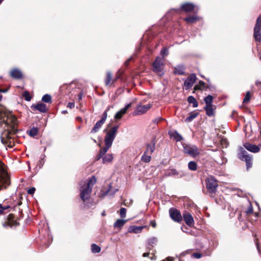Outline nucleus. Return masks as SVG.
Instances as JSON below:
<instances>
[{"label": "nucleus", "instance_id": "1", "mask_svg": "<svg viewBox=\"0 0 261 261\" xmlns=\"http://www.w3.org/2000/svg\"><path fill=\"white\" fill-rule=\"evenodd\" d=\"M96 182V178L95 176H93L88 180L82 181L80 184V198L88 207L93 205L92 200L90 199V195L93 186Z\"/></svg>", "mask_w": 261, "mask_h": 261}, {"label": "nucleus", "instance_id": "2", "mask_svg": "<svg viewBox=\"0 0 261 261\" xmlns=\"http://www.w3.org/2000/svg\"><path fill=\"white\" fill-rule=\"evenodd\" d=\"M118 127V125H115L107 133L105 137V145L112 146L116 137Z\"/></svg>", "mask_w": 261, "mask_h": 261}, {"label": "nucleus", "instance_id": "3", "mask_svg": "<svg viewBox=\"0 0 261 261\" xmlns=\"http://www.w3.org/2000/svg\"><path fill=\"white\" fill-rule=\"evenodd\" d=\"M0 113L3 114V120L5 121L8 125H10L12 127H14L16 124V118L13 116L10 113H8L5 110H0Z\"/></svg>", "mask_w": 261, "mask_h": 261}, {"label": "nucleus", "instance_id": "4", "mask_svg": "<svg viewBox=\"0 0 261 261\" xmlns=\"http://www.w3.org/2000/svg\"><path fill=\"white\" fill-rule=\"evenodd\" d=\"M183 147L184 152L193 157H196L200 154L199 149L194 145L186 144L183 145Z\"/></svg>", "mask_w": 261, "mask_h": 261}, {"label": "nucleus", "instance_id": "5", "mask_svg": "<svg viewBox=\"0 0 261 261\" xmlns=\"http://www.w3.org/2000/svg\"><path fill=\"white\" fill-rule=\"evenodd\" d=\"M152 65L153 71L154 72L158 73L160 75L163 74L162 72L164 67L163 58L160 57H156L155 61L153 62Z\"/></svg>", "mask_w": 261, "mask_h": 261}, {"label": "nucleus", "instance_id": "6", "mask_svg": "<svg viewBox=\"0 0 261 261\" xmlns=\"http://www.w3.org/2000/svg\"><path fill=\"white\" fill-rule=\"evenodd\" d=\"M239 158L242 161H245L247 169L252 166V157L248 154L247 152L242 147L240 149Z\"/></svg>", "mask_w": 261, "mask_h": 261}, {"label": "nucleus", "instance_id": "7", "mask_svg": "<svg viewBox=\"0 0 261 261\" xmlns=\"http://www.w3.org/2000/svg\"><path fill=\"white\" fill-rule=\"evenodd\" d=\"M152 105L148 103L146 105H138L135 111L133 113L134 115H140L146 113L151 108Z\"/></svg>", "mask_w": 261, "mask_h": 261}, {"label": "nucleus", "instance_id": "8", "mask_svg": "<svg viewBox=\"0 0 261 261\" xmlns=\"http://www.w3.org/2000/svg\"><path fill=\"white\" fill-rule=\"evenodd\" d=\"M169 214L171 218L176 222H180L182 221V216L179 211L177 210L171 208L169 210Z\"/></svg>", "mask_w": 261, "mask_h": 261}, {"label": "nucleus", "instance_id": "9", "mask_svg": "<svg viewBox=\"0 0 261 261\" xmlns=\"http://www.w3.org/2000/svg\"><path fill=\"white\" fill-rule=\"evenodd\" d=\"M1 140L2 143L9 147H12L11 137L8 130H5L1 135Z\"/></svg>", "mask_w": 261, "mask_h": 261}, {"label": "nucleus", "instance_id": "10", "mask_svg": "<svg viewBox=\"0 0 261 261\" xmlns=\"http://www.w3.org/2000/svg\"><path fill=\"white\" fill-rule=\"evenodd\" d=\"M218 187L217 180L213 177H210L206 180V188L211 192H215Z\"/></svg>", "mask_w": 261, "mask_h": 261}, {"label": "nucleus", "instance_id": "11", "mask_svg": "<svg viewBox=\"0 0 261 261\" xmlns=\"http://www.w3.org/2000/svg\"><path fill=\"white\" fill-rule=\"evenodd\" d=\"M8 180V174L6 171L4 164L0 162V183H7Z\"/></svg>", "mask_w": 261, "mask_h": 261}, {"label": "nucleus", "instance_id": "12", "mask_svg": "<svg viewBox=\"0 0 261 261\" xmlns=\"http://www.w3.org/2000/svg\"><path fill=\"white\" fill-rule=\"evenodd\" d=\"M196 80V76L195 74H190L184 82V86L186 90L191 88Z\"/></svg>", "mask_w": 261, "mask_h": 261}, {"label": "nucleus", "instance_id": "13", "mask_svg": "<svg viewBox=\"0 0 261 261\" xmlns=\"http://www.w3.org/2000/svg\"><path fill=\"white\" fill-rule=\"evenodd\" d=\"M183 218L185 223L188 226H192L194 224V219L192 215L187 212H184L183 213Z\"/></svg>", "mask_w": 261, "mask_h": 261}, {"label": "nucleus", "instance_id": "14", "mask_svg": "<svg viewBox=\"0 0 261 261\" xmlns=\"http://www.w3.org/2000/svg\"><path fill=\"white\" fill-rule=\"evenodd\" d=\"M132 103H129L126 105L124 108L121 109L118 112L116 113L115 115L114 118L115 119H120L122 118L123 115L125 114L128 108L131 106Z\"/></svg>", "mask_w": 261, "mask_h": 261}, {"label": "nucleus", "instance_id": "15", "mask_svg": "<svg viewBox=\"0 0 261 261\" xmlns=\"http://www.w3.org/2000/svg\"><path fill=\"white\" fill-rule=\"evenodd\" d=\"M31 108L33 111L37 110L42 113L45 112L47 111L46 105L43 103H38L37 105H33Z\"/></svg>", "mask_w": 261, "mask_h": 261}, {"label": "nucleus", "instance_id": "16", "mask_svg": "<svg viewBox=\"0 0 261 261\" xmlns=\"http://www.w3.org/2000/svg\"><path fill=\"white\" fill-rule=\"evenodd\" d=\"M244 146L247 150L253 153L258 152L260 150L258 146L249 143L244 144Z\"/></svg>", "mask_w": 261, "mask_h": 261}, {"label": "nucleus", "instance_id": "17", "mask_svg": "<svg viewBox=\"0 0 261 261\" xmlns=\"http://www.w3.org/2000/svg\"><path fill=\"white\" fill-rule=\"evenodd\" d=\"M10 75L12 77L18 80L22 79L23 76L21 71L17 68L13 69L10 72Z\"/></svg>", "mask_w": 261, "mask_h": 261}, {"label": "nucleus", "instance_id": "18", "mask_svg": "<svg viewBox=\"0 0 261 261\" xmlns=\"http://www.w3.org/2000/svg\"><path fill=\"white\" fill-rule=\"evenodd\" d=\"M111 147V146L110 145H105V146L99 150L98 154L96 157V160H99L100 158H102Z\"/></svg>", "mask_w": 261, "mask_h": 261}, {"label": "nucleus", "instance_id": "19", "mask_svg": "<svg viewBox=\"0 0 261 261\" xmlns=\"http://www.w3.org/2000/svg\"><path fill=\"white\" fill-rule=\"evenodd\" d=\"M195 6L192 3H186L181 5L182 10L187 12H192L194 9Z\"/></svg>", "mask_w": 261, "mask_h": 261}, {"label": "nucleus", "instance_id": "20", "mask_svg": "<svg viewBox=\"0 0 261 261\" xmlns=\"http://www.w3.org/2000/svg\"><path fill=\"white\" fill-rule=\"evenodd\" d=\"M104 123H105L104 122H102L100 120H99L98 121H97L96 123V124L94 125L93 128L92 129V130L91 131V133L95 134V133H96L97 132H98Z\"/></svg>", "mask_w": 261, "mask_h": 261}, {"label": "nucleus", "instance_id": "21", "mask_svg": "<svg viewBox=\"0 0 261 261\" xmlns=\"http://www.w3.org/2000/svg\"><path fill=\"white\" fill-rule=\"evenodd\" d=\"M144 226H130L128 229V231L131 233H140Z\"/></svg>", "mask_w": 261, "mask_h": 261}, {"label": "nucleus", "instance_id": "22", "mask_svg": "<svg viewBox=\"0 0 261 261\" xmlns=\"http://www.w3.org/2000/svg\"><path fill=\"white\" fill-rule=\"evenodd\" d=\"M113 160V155L112 154H107L102 157V163L103 164L111 163Z\"/></svg>", "mask_w": 261, "mask_h": 261}, {"label": "nucleus", "instance_id": "23", "mask_svg": "<svg viewBox=\"0 0 261 261\" xmlns=\"http://www.w3.org/2000/svg\"><path fill=\"white\" fill-rule=\"evenodd\" d=\"M204 109L207 116H212L214 115V109L213 108V106H205Z\"/></svg>", "mask_w": 261, "mask_h": 261}, {"label": "nucleus", "instance_id": "24", "mask_svg": "<svg viewBox=\"0 0 261 261\" xmlns=\"http://www.w3.org/2000/svg\"><path fill=\"white\" fill-rule=\"evenodd\" d=\"M174 73L178 75H182L184 73V67L182 65L177 66L174 68Z\"/></svg>", "mask_w": 261, "mask_h": 261}, {"label": "nucleus", "instance_id": "25", "mask_svg": "<svg viewBox=\"0 0 261 261\" xmlns=\"http://www.w3.org/2000/svg\"><path fill=\"white\" fill-rule=\"evenodd\" d=\"M127 220L123 219H118L114 224L115 228H121L125 223Z\"/></svg>", "mask_w": 261, "mask_h": 261}, {"label": "nucleus", "instance_id": "26", "mask_svg": "<svg viewBox=\"0 0 261 261\" xmlns=\"http://www.w3.org/2000/svg\"><path fill=\"white\" fill-rule=\"evenodd\" d=\"M158 239L156 237H152L147 240V245L150 247H153L156 244Z\"/></svg>", "mask_w": 261, "mask_h": 261}, {"label": "nucleus", "instance_id": "27", "mask_svg": "<svg viewBox=\"0 0 261 261\" xmlns=\"http://www.w3.org/2000/svg\"><path fill=\"white\" fill-rule=\"evenodd\" d=\"M261 29V15L257 18L256 24L255 25L254 31H259Z\"/></svg>", "mask_w": 261, "mask_h": 261}, {"label": "nucleus", "instance_id": "28", "mask_svg": "<svg viewBox=\"0 0 261 261\" xmlns=\"http://www.w3.org/2000/svg\"><path fill=\"white\" fill-rule=\"evenodd\" d=\"M198 113L192 112L190 114L189 116L186 118L185 121L188 122H191L194 119H195L198 116Z\"/></svg>", "mask_w": 261, "mask_h": 261}, {"label": "nucleus", "instance_id": "29", "mask_svg": "<svg viewBox=\"0 0 261 261\" xmlns=\"http://www.w3.org/2000/svg\"><path fill=\"white\" fill-rule=\"evenodd\" d=\"M188 102L189 103H192L193 107L194 108H196L198 107V104L196 99L192 96H190L189 97H188Z\"/></svg>", "mask_w": 261, "mask_h": 261}, {"label": "nucleus", "instance_id": "30", "mask_svg": "<svg viewBox=\"0 0 261 261\" xmlns=\"http://www.w3.org/2000/svg\"><path fill=\"white\" fill-rule=\"evenodd\" d=\"M171 136L174 138L176 141H180L183 139L182 136L179 134L176 131L173 132L171 135Z\"/></svg>", "mask_w": 261, "mask_h": 261}, {"label": "nucleus", "instance_id": "31", "mask_svg": "<svg viewBox=\"0 0 261 261\" xmlns=\"http://www.w3.org/2000/svg\"><path fill=\"white\" fill-rule=\"evenodd\" d=\"M188 166L189 169L191 171H196L197 169V165L194 161L189 162Z\"/></svg>", "mask_w": 261, "mask_h": 261}, {"label": "nucleus", "instance_id": "32", "mask_svg": "<svg viewBox=\"0 0 261 261\" xmlns=\"http://www.w3.org/2000/svg\"><path fill=\"white\" fill-rule=\"evenodd\" d=\"M199 17L196 16H189L185 18V20L189 23H194L199 20Z\"/></svg>", "mask_w": 261, "mask_h": 261}, {"label": "nucleus", "instance_id": "33", "mask_svg": "<svg viewBox=\"0 0 261 261\" xmlns=\"http://www.w3.org/2000/svg\"><path fill=\"white\" fill-rule=\"evenodd\" d=\"M213 100V97L211 95H208L204 99L206 106H212Z\"/></svg>", "mask_w": 261, "mask_h": 261}, {"label": "nucleus", "instance_id": "34", "mask_svg": "<svg viewBox=\"0 0 261 261\" xmlns=\"http://www.w3.org/2000/svg\"><path fill=\"white\" fill-rule=\"evenodd\" d=\"M154 144L148 145L145 152L149 154H151L154 150Z\"/></svg>", "mask_w": 261, "mask_h": 261}, {"label": "nucleus", "instance_id": "35", "mask_svg": "<svg viewBox=\"0 0 261 261\" xmlns=\"http://www.w3.org/2000/svg\"><path fill=\"white\" fill-rule=\"evenodd\" d=\"M112 81V74L110 71L107 72V76L105 79V84L106 86H109Z\"/></svg>", "mask_w": 261, "mask_h": 261}, {"label": "nucleus", "instance_id": "36", "mask_svg": "<svg viewBox=\"0 0 261 261\" xmlns=\"http://www.w3.org/2000/svg\"><path fill=\"white\" fill-rule=\"evenodd\" d=\"M101 248L99 246H97L95 244L91 245V251L92 253H98L100 251Z\"/></svg>", "mask_w": 261, "mask_h": 261}, {"label": "nucleus", "instance_id": "37", "mask_svg": "<svg viewBox=\"0 0 261 261\" xmlns=\"http://www.w3.org/2000/svg\"><path fill=\"white\" fill-rule=\"evenodd\" d=\"M151 160V154L146 153L145 152L142 156V160L146 163L149 162Z\"/></svg>", "mask_w": 261, "mask_h": 261}, {"label": "nucleus", "instance_id": "38", "mask_svg": "<svg viewBox=\"0 0 261 261\" xmlns=\"http://www.w3.org/2000/svg\"><path fill=\"white\" fill-rule=\"evenodd\" d=\"M38 133V130L36 127H33L31 128L30 130L28 131L29 135L31 136L34 137L35 136L37 135Z\"/></svg>", "mask_w": 261, "mask_h": 261}, {"label": "nucleus", "instance_id": "39", "mask_svg": "<svg viewBox=\"0 0 261 261\" xmlns=\"http://www.w3.org/2000/svg\"><path fill=\"white\" fill-rule=\"evenodd\" d=\"M204 86H205V83L204 82H203V81H200L199 82L198 84L196 85L195 86L194 90H201V89H202L203 88H204Z\"/></svg>", "mask_w": 261, "mask_h": 261}, {"label": "nucleus", "instance_id": "40", "mask_svg": "<svg viewBox=\"0 0 261 261\" xmlns=\"http://www.w3.org/2000/svg\"><path fill=\"white\" fill-rule=\"evenodd\" d=\"M253 36L256 41L260 42L261 41V35L259 31H254Z\"/></svg>", "mask_w": 261, "mask_h": 261}, {"label": "nucleus", "instance_id": "41", "mask_svg": "<svg viewBox=\"0 0 261 261\" xmlns=\"http://www.w3.org/2000/svg\"><path fill=\"white\" fill-rule=\"evenodd\" d=\"M111 106H109L107 109H106V110L102 114V118L100 120V121H101L102 122H105L106 119H107V112L108 111L110 110V109L111 108Z\"/></svg>", "mask_w": 261, "mask_h": 261}, {"label": "nucleus", "instance_id": "42", "mask_svg": "<svg viewBox=\"0 0 261 261\" xmlns=\"http://www.w3.org/2000/svg\"><path fill=\"white\" fill-rule=\"evenodd\" d=\"M23 96L24 97L25 100L27 101H29L31 100L32 97L30 96V93L28 91H24L23 94Z\"/></svg>", "mask_w": 261, "mask_h": 261}, {"label": "nucleus", "instance_id": "43", "mask_svg": "<svg viewBox=\"0 0 261 261\" xmlns=\"http://www.w3.org/2000/svg\"><path fill=\"white\" fill-rule=\"evenodd\" d=\"M250 99V93L249 91H247L246 95L244 98L243 102L244 103H247L249 101Z\"/></svg>", "mask_w": 261, "mask_h": 261}, {"label": "nucleus", "instance_id": "44", "mask_svg": "<svg viewBox=\"0 0 261 261\" xmlns=\"http://www.w3.org/2000/svg\"><path fill=\"white\" fill-rule=\"evenodd\" d=\"M168 54V50L166 48H163L161 51V55L162 56V58L164 60V57Z\"/></svg>", "mask_w": 261, "mask_h": 261}, {"label": "nucleus", "instance_id": "45", "mask_svg": "<svg viewBox=\"0 0 261 261\" xmlns=\"http://www.w3.org/2000/svg\"><path fill=\"white\" fill-rule=\"evenodd\" d=\"M126 210L125 208L122 207L120 210V215L121 218H125L126 217Z\"/></svg>", "mask_w": 261, "mask_h": 261}, {"label": "nucleus", "instance_id": "46", "mask_svg": "<svg viewBox=\"0 0 261 261\" xmlns=\"http://www.w3.org/2000/svg\"><path fill=\"white\" fill-rule=\"evenodd\" d=\"M117 190H118L117 189L115 190L114 192L111 193L110 190L109 189V190H107L106 192H104L103 193L101 194V196L103 197L107 194L111 196H112L114 194L115 192Z\"/></svg>", "mask_w": 261, "mask_h": 261}, {"label": "nucleus", "instance_id": "47", "mask_svg": "<svg viewBox=\"0 0 261 261\" xmlns=\"http://www.w3.org/2000/svg\"><path fill=\"white\" fill-rule=\"evenodd\" d=\"M220 156L221 157V160H219L218 159H216V162L219 164H224V163H225L226 162V159H225L224 158H223L222 156V154L221 153L220 154Z\"/></svg>", "mask_w": 261, "mask_h": 261}, {"label": "nucleus", "instance_id": "48", "mask_svg": "<svg viewBox=\"0 0 261 261\" xmlns=\"http://www.w3.org/2000/svg\"><path fill=\"white\" fill-rule=\"evenodd\" d=\"M42 100L45 102H49V94L44 95L42 98Z\"/></svg>", "mask_w": 261, "mask_h": 261}, {"label": "nucleus", "instance_id": "49", "mask_svg": "<svg viewBox=\"0 0 261 261\" xmlns=\"http://www.w3.org/2000/svg\"><path fill=\"white\" fill-rule=\"evenodd\" d=\"M192 257L198 259L202 257V254L200 253L196 252L192 254Z\"/></svg>", "mask_w": 261, "mask_h": 261}, {"label": "nucleus", "instance_id": "50", "mask_svg": "<svg viewBox=\"0 0 261 261\" xmlns=\"http://www.w3.org/2000/svg\"><path fill=\"white\" fill-rule=\"evenodd\" d=\"M9 207V206L4 207L1 204H0V214H3L4 211L7 210Z\"/></svg>", "mask_w": 261, "mask_h": 261}, {"label": "nucleus", "instance_id": "51", "mask_svg": "<svg viewBox=\"0 0 261 261\" xmlns=\"http://www.w3.org/2000/svg\"><path fill=\"white\" fill-rule=\"evenodd\" d=\"M35 191V188L34 187H32L28 190V193L29 194L32 195L34 193Z\"/></svg>", "mask_w": 261, "mask_h": 261}, {"label": "nucleus", "instance_id": "52", "mask_svg": "<svg viewBox=\"0 0 261 261\" xmlns=\"http://www.w3.org/2000/svg\"><path fill=\"white\" fill-rule=\"evenodd\" d=\"M253 212V207L252 205H250V206L248 207L247 211H246L247 214H250Z\"/></svg>", "mask_w": 261, "mask_h": 261}, {"label": "nucleus", "instance_id": "53", "mask_svg": "<svg viewBox=\"0 0 261 261\" xmlns=\"http://www.w3.org/2000/svg\"><path fill=\"white\" fill-rule=\"evenodd\" d=\"M74 107V102H69L68 103V106H67V107L68 108H69L70 109L73 108Z\"/></svg>", "mask_w": 261, "mask_h": 261}, {"label": "nucleus", "instance_id": "54", "mask_svg": "<svg viewBox=\"0 0 261 261\" xmlns=\"http://www.w3.org/2000/svg\"><path fill=\"white\" fill-rule=\"evenodd\" d=\"M133 58L132 57H130L129 59H128L125 62V64L126 65H128V64H129V62L130 61H131L132 60Z\"/></svg>", "mask_w": 261, "mask_h": 261}, {"label": "nucleus", "instance_id": "55", "mask_svg": "<svg viewBox=\"0 0 261 261\" xmlns=\"http://www.w3.org/2000/svg\"><path fill=\"white\" fill-rule=\"evenodd\" d=\"M162 261H173V258L168 257L166 259L163 260Z\"/></svg>", "mask_w": 261, "mask_h": 261}, {"label": "nucleus", "instance_id": "56", "mask_svg": "<svg viewBox=\"0 0 261 261\" xmlns=\"http://www.w3.org/2000/svg\"><path fill=\"white\" fill-rule=\"evenodd\" d=\"M151 225L153 227H155L156 226L155 222L154 221H151Z\"/></svg>", "mask_w": 261, "mask_h": 261}, {"label": "nucleus", "instance_id": "57", "mask_svg": "<svg viewBox=\"0 0 261 261\" xmlns=\"http://www.w3.org/2000/svg\"><path fill=\"white\" fill-rule=\"evenodd\" d=\"M8 89H0V92H2V93H6L8 91Z\"/></svg>", "mask_w": 261, "mask_h": 261}, {"label": "nucleus", "instance_id": "58", "mask_svg": "<svg viewBox=\"0 0 261 261\" xmlns=\"http://www.w3.org/2000/svg\"><path fill=\"white\" fill-rule=\"evenodd\" d=\"M82 94L80 93L78 95V99L79 100H80L81 99H82Z\"/></svg>", "mask_w": 261, "mask_h": 261}, {"label": "nucleus", "instance_id": "59", "mask_svg": "<svg viewBox=\"0 0 261 261\" xmlns=\"http://www.w3.org/2000/svg\"><path fill=\"white\" fill-rule=\"evenodd\" d=\"M149 254H150L148 253H144L143 255V256H148Z\"/></svg>", "mask_w": 261, "mask_h": 261}, {"label": "nucleus", "instance_id": "60", "mask_svg": "<svg viewBox=\"0 0 261 261\" xmlns=\"http://www.w3.org/2000/svg\"><path fill=\"white\" fill-rule=\"evenodd\" d=\"M154 257H155L154 255H152V256L150 257V258L151 260H152V259H154Z\"/></svg>", "mask_w": 261, "mask_h": 261}, {"label": "nucleus", "instance_id": "61", "mask_svg": "<svg viewBox=\"0 0 261 261\" xmlns=\"http://www.w3.org/2000/svg\"><path fill=\"white\" fill-rule=\"evenodd\" d=\"M172 174H176V170H173V171H172Z\"/></svg>", "mask_w": 261, "mask_h": 261}, {"label": "nucleus", "instance_id": "62", "mask_svg": "<svg viewBox=\"0 0 261 261\" xmlns=\"http://www.w3.org/2000/svg\"><path fill=\"white\" fill-rule=\"evenodd\" d=\"M102 216H104L106 215V214H105V212H103L101 214Z\"/></svg>", "mask_w": 261, "mask_h": 261}, {"label": "nucleus", "instance_id": "63", "mask_svg": "<svg viewBox=\"0 0 261 261\" xmlns=\"http://www.w3.org/2000/svg\"><path fill=\"white\" fill-rule=\"evenodd\" d=\"M256 247H257L258 250H259L258 245L257 243H256Z\"/></svg>", "mask_w": 261, "mask_h": 261}, {"label": "nucleus", "instance_id": "64", "mask_svg": "<svg viewBox=\"0 0 261 261\" xmlns=\"http://www.w3.org/2000/svg\"><path fill=\"white\" fill-rule=\"evenodd\" d=\"M222 141H223V142L224 141V142L226 143V144H227V141H226V140H222Z\"/></svg>", "mask_w": 261, "mask_h": 261}]
</instances>
